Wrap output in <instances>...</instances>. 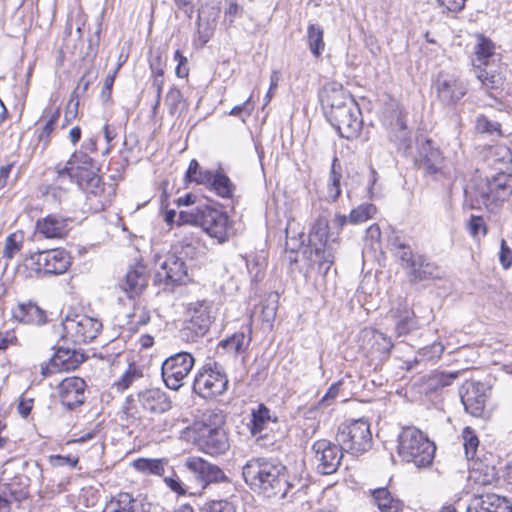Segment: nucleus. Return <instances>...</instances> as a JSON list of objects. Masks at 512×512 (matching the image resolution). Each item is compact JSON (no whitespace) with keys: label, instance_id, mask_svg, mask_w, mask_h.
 <instances>
[{"label":"nucleus","instance_id":"b1692460","mask_svg":"<svg viewBox=\"0 0 512 512\" xmlns=\"http://www.w3.org/2000/svg\"><path fill=\"white\" fill-rule=\"evenodd\" d=\"M147 279L146 267L138 263L127 271L124 279L120 281L119 287L129 298H133L144 290Z\"/></svg>","mask_w":512,"mask_h":512},{"label":"nucleus","instance_id":"4d7b16f0","mask_svg":"<svg viewBox=\"0 0 512 512\" xmlns=\"http://www.w3.org/2000/svg\"><path fill=\"white\" fill-rule=\"evenodd\" d=\"M468 229L473 237H476L480 232L483 235L487 233L486 224L481 216L472 215L468 223Z\"/></svg>","mask_w":512,"mask_h":512},{"label":"nucleus","instance_id":"a18cd8bd","mask_svg":"<svg viewBox=\"0 0 512 512\" xmlns=\"http://www.w3.org/2000/svg\"><path fill=\"white\" fill-rule=\"evenodd\" d=\"M417 328V321L414 317L413 311L405 310L396 321V332L398 336L405 335Z\"/></svg>","mask_w":512,"mask_h":512},{"label":"nucleus","instance_id":"774afa93","mask_svg":"<svg viewBox=\"0 0 512 512\" xmlns=\"http://www.w3.org/2000/svg\"><path fill=\"white\" fill-rule=\"evenodd\" d=\"M164 482L173 492L179 495H184L186 493V490L183 487V483L179 477H166L164 478Z\"/></svg>","mask_w":512,"mask_h":512},{"label":"nucleus","instance_id":"aec40b11","mask_svg":"<svg viewBox=\"0 0 512 512\" xmlns=\"http://www.w3.org/2000/svg\"><path fill=\"white\" fill-rule=\"evenodd\" d=\"M184 465L201 484L222 482L226 479L224 472L218 466L200 457L190 456L185 460Z\"/></svg>","mask_w":512,"mask_h":512},{"label":"nucleus","instance_id":"79ce46f5","mask_svg":"<svg viewBox=\"0 0 512 512\" xmlns=\"http://www.w3.org/2000/svg\"><path fill=\"white\" fill-rule=\"evenodd\" d=\"M462 439L466 458L468 460L474 459L479 446V440L474 430L470 427H465L462 431Z\"/></svg>","mask_w":512,"mask_h":512},{"label":"nucleus","instance_id":"6e6d98bb","mask_svg":"<svg viewBox=\"0 0 512 512\" xmlns=\"http://www.w3.org/2000/svg\"><path fill=\"white\" fill-rule=\"evenodd\" d=\"M182 95L179 89L172 87L165 97V104L168 106L169 112L174 114L181 102Z\"/></svg>","mask_w":512,"mask_h":512},{"label":"nucleus","instance_id":"f257e3e1","mask_svg":"<svg viewBox=\"0 0 512 512\" xmlns=\"http://www.w3.org/2000/svg\"><path fill=\"white\" fill-rule=\"evenodd\" d=\"M286 468L279 462L267 458L249 460L242 470L245 482L267 497L284 498L289 489L285 477Z\"/></svg>","mask_w":512,"mask_h":512},{"label":"nucleus","instance_id":"a878e982","mask_svg":"<svg viewBox=\"0 0 512 512\" xmlns=\"http://www.w3.org/2000/svg\"><path fill=\"white\" fill-rule=\"evenodd\" d=\"M106 512H149L141 499L129 493L117 494L108 504Z\"/></svg>","mask_w":512,"mask_h":512},{"label":"nucleus","instance_id":"1a4fd4ad","mask_svg":"<svg viewBox=\"0 0 512 512\" xmlns=\"http://www.w3.org/2000/svg\"><path fill=\"white\" fill-rule=\"evenodd\" d=\"M195 364L194 357L188 352H179L168 357L162 364V378L171 390H178L185 384Z\"/></svg>","mask_w":512,"mask_h":512},{"label":"nucleus","instance_id":"bb28decb","mask_svg":"<svg viewBox=\"0 0 512 512\" xmlns=\"http://www.w3.org/2000/svg\"><path fill=\"white\" fill-rule=\"evenodd\" d=\"M13 316L25 324L42 325L46 322L45 312L32 302L18 304L13 310Z\"/></svg>","mask_w":512,"mask_h":512},{"label":"nucleus","instance_id":"bf43d9fd","mask_svg":"<svg viewBox=\"0 0 512 512\" xmlns=\"http://www.w3.org/2000/svg\"><path fill=\"white\" fill-rule=\"evenodd\" d=\"M81 189L84 190L87 194H93L97 196L104 191V186L100 176L97 174L96 176L90 178L89 182L86 183L85 186H83Z\"/></svg>","mask_w":512,"mask_h":512},{"label":"nucleus","instance_id":"680f3d73","mask_svg":"<svg viewBox=\"0 0 512 512\" xmlns=\"http://www.w3.org/2000/svg\"><path fill=\"white\" fill-rule=\"evenodd\" d=\"M174 59H175V61L178 62L176 70H175L177 77H179V78L187 77L188 72H189V70L187 68V63H188L187 58L185 56H183L179 50H176L175 54H174Z\"/></svg>","mask_w":512,"mask_h":512},{"label":"nucleus","instance_id":"864d4df0","mask_svg":"<svg viewBox=\"0 0 512 512\" xmlns=\"http://www.w3.org/2000/svg\"><path fill=\"white\" fill-rule=\"evenodd\" d=\"M476 129L477 131L481 133H488V134H501L500 130V124L498 122H493L489 120L484 115H479L476 120Z\"/></svg>","mask_w":512,"mask_h":512},{"label":"nucleus","instance_id":"39448f33","mask_svg":"<svg viewBox=\"0 0 512 512\" xmlns=\"http://www.w3.org/2000/svg\"><path fill=\"white\" fill-rule=\"evenodd\" d=\"M71 256L64 249L38 251L25 257L23 267L29 270L27 277L34 275H60L71 266Z\"/></svg>","mask_w":512,"mask_h":512},{"label":"nucleus","instance_id":"473e14b6","mask_svg":"<svg viewBox=\"0 0 512 512\" xmlns=\"http://www.w3.org/2000/svg\"><path fill=\"white\" fill-rule=\"evenodd\" d=\"M372 499L375 505L383 512H400L402 502L393 498L387 488H377L371 491Z\"/></svg>","mask_w":512,"mask_h":512},{"label":"nucleus","instance_id":"c9c22d12","mask_svg":"<svg viewBox=\"0 0 512 512\" xmlns=\"http://www.w3.org/2000/svg\"><path fill=\"white\" fill-rule=\"evenodd\" d=\"M214 172L211 170L205 169L204 167L199 165V162H191L189 168L185 173V181L187 183L194 182L198 185H203L208 187L209 183H211V179Z\"/></svg>","mask_w":512,"mask_h":512},{"label":"nucleus","instance_id":"393cba45","mask_svg":"<svg viewBox=\"0 0 512 512\" xmlns=\"http://www.w3.org/2000/svg\"><path fill=\"white\" fill-rule=\"evenodd\" d=\"M36 231L47 239L63 238L69 231L68 219L61 216L48 215L37 221Z\"/></svg>","mask_w":512,"mask_h":512},{"label":"nucleus","instance_id":"c85d7f7f","mask_svg":"<svg viewBox=\"0 0 512 512\" xmlns=\"http://www.w3.org/2000/svg\"><path fill=\"white\" fill-rule=\"evenodd\" d=\"M270 410L263 404H259L256 409H252L250 421L247 423L251 435L262 436L268 426L274 422Z\"/></svg>","mask_w":512,"mask_h":512},{"label":"nucleus","instance_id":"0eeeda50","mask_svg":"<svg viewBox=\"0 0 512 512\" xmlns=\"http://www.w3.org/2000/svg\"><path fill=\"white\" fill-rule=\"evenodd\" d=\"M213 319L212 302L200 300L190 303L187 309V319L180 330L181 338L187 342H193L204 336Z\"/></svg>","mask_w":512,"mask_h":512},{"label":"nucleus","instance_id":"de8ad7c7","mask_svg":"<svg viewBox=\"0 0 512 512\" xmlns=\"http://www.w3.org/2000/svg\"><path fill=\"white\" fill-rule=\"evenodd\" d=\"M277 312V295L270 296L265 302L261 304L260 317L262 321L269 326L276 317Z\"/></svg>","mask_w":512,"mask_h":512},{"label":"nucleus","instance_id":"7c9ffc66","mask_svg":"<svg viewBox=\"0 0 512 512\" xmlns=\"http://www.w3.org/2000/svg\"><path fill=\"white\" fill-rule=\"evenodd\" d=\"M477 41L474 59L475 68L495 64L497 55L494 52V44L483 36H478Z\"/></svg>","mask_w":512,"mask_h":512},{"label":"nucleus","instance_id":"e433bc0d","mask_svg":"<svg viewBox=\"0 0 512 512\" xmlns=\"http://www.w3.org/2000/svg\"><path fill=\"white\" fill-rule=\"evenodd\" d=\"M248 332H237L231 337L222 341V345L228 351L234 352L235 354H241L247 351L251 342V331L248 328Z\"/></svg>","mask_w":512,"mask_h":512},{"label":"nucleus","instance_id":"052dcab7","mask_svg":"<svg viewBox=\"0 0 512 512\" xmlns=\"http://www.w3.org/2000/svg\"><path fill=\"white\" fill-rule=\"evenodd\" d=\"M396 125L399 128V135L396 136V138L399 140V150H406L409 147V132L403 119L398 118Z\"/></svg>","mask_w":512,"mask_h":512},{"label":"nucleus","instance_id":"9b49d317","mask_svg":"<svg viewBox=\"0 0 512 512\" xmlns=\"http://www.w3.org/2000/svg\"><path fill=\"white\" fill-rule=\"evenodd\" d=\"M360 116V109L354 100V109L346 104L338 110L330 111L326 117L342 137L349 139L356 137L361 130L362 119Z\"/></svg>","mask_w":512,"mask_h":512},{"label":"nucleus","instance_id":"f03ea898","mask_svg":"<svg viewBox=\"0 0 512 512\" xmlns=\"http://www.w3.org/2000/svg\"><path fill=\"white\" fill-rule=\"evenodd\" d=\"M436 447L432 441L419 429L405 427L398 436V454L406 462H412L417 467H427L432 464Z\"/></svg>","mask_w":512,"mask_h":512},{"label":"nucleus","instance_id":"0e129e2a","mask_svg":"<svg viewBox=\"0 0 512 512\" xmlns=\"http://www.w3.org/2000/svg\"><path fill=\"white\" fill-rule=\"evenodd\" d=\"M205 512H235V508L228 501H214L208 505Z\"/></svg>","mask_w":512,"mask_h":512},{"label":"nucleus","instance_id":"6ab92c4d","mask_svg":"<svg viewBox=\"0 0 512 512\" xmlns=\"http://www.w3.org/2000/svg\"><path fill=\"white\" fill-rule=\"evenodd\" d=\"M460 395L465 410L473 416H480L487 399V387L485 384L468 381L462 386Z\"/></svg>","mask_w":512,"mask_h":512},{"label":"nucleus","instance_id":"69168bd1","mask_svg":"<svg viewBox=\"0 0 512 512\" xmlns=\"http://www.w3.org/2000/svg\"><path fill=\"white\" fill-rule=\"evenodd\" d=\"M201 208H197L196 213H187L181 211L178 215V224H197L199 225Z\"/></svg>","mask_w":512,"mask_h":512},{"label":"nucleus","instance_id":"f8f14e48","mask_svg":"<svg viewBox=\"0 0 512 512\" xmlns=\"http://www.w3.org/2000/svg\"><path fill=\"white\" fill-rule=\"evenodd\" d=\"M199 226L219 242L227 240L231 228L227 214L209 206L201 208Z\"/></svg>","mask_w":512,"mask_h":512},{"label":"nucleus","instance_id":"412c9836","mask_svg":"<svg viewBox=\"0 0 512 512\" xmlns=\"http://www.w3.org/2000/svg\"><path fill=\"white\" fill-rule=\"evenodd\" d=\"M86 383L79 377H68L58 385V395L61 403L73 409L84 402Z\"/></svg>","mask_w":512,"mask_h":512},{"label":"nucleus","instance_id":"13d9d810","mask_svg":"<svg viewBox=\"0 0 512 512\" xmlns=\"http://www.w3.org/2000/svg\"><path fill=\"white\" fill-rule=\"evenodd\" d=\"M420 154L422 160H436L440 156V151L434 147L431 140H426L421 144Z\"/></svg>","mask_w":512,"mask_h":512},{"label":"nucleus","instance_id":"f704fd0d","mask_svg":"<svg viewBox=\"0 0 512 512\" xmlns=\"http://www.w3.org/2000/svg\"><path fill=\"white\" fill-rule=\"evenodd\" d=\"M362 335L365 340L368 339L371 342L372 348H375L382 355L390 353L393 343L384 333L374 329H365L362 331Z\"/></svg>","mask_w":512,"mask_h":512},{"label":"nucleus","instance_id":"7ed1b4c3","mask_svg":"<svg viewBox=\"0 0 512 512\" xmlns=\"http://www.w3.org/2000/svg\"><path fill=\"white\" fill-rule=\"evenodd\" d=\"M328 229V220L320 216L312 225L308 239L309 257L317 264L318 271L322 274H326L333 265L338 247L335 239H329Z\"/></svg>","mask_w":512,"mask_h":512},{"label":"nucleus","instance_id":"ea45409f","mask_svg":"<svg viewBox=\"0 0 512 512\" xmlns=\"http://www.w3.org/2000/svg\"><path fill=\"white\" fill-rule=\"evenodd\" d=\"M307 34L311 53L315 57H319L325 48L323 29L318 25L310 24L307 29Z\"/></svg>","mask_w":512,"mask_h":512},{"label":"nucleus","instance_id":"4468645a","mask_svg":"<svg viewBox=\"0 0 512 512\" xmlns=\"http://www.w3.org/2000/svg\"><path fill=\"white\" fill-rule=\"evenodd\" d=\"M316 460L319 462L318 470L322 474L334 473L341 462L343 457V449L337 444H334L328 440H318L313 444L312 447Z\"/></svg>","mask_w":512,"mask_h":512},{"label":"nucleus","instance_id":"ddd939ff","mask_svg":"<svg viewBox=\"0 0 512 512\" xmlns=\"http://www.w3.org/2000/svg\"><path fill=\"white\" fill-rule=\"evenodd\" d=\"M189 280L186 263L175 254H168L155 273L157 284H182Z\"/></svg>","mask_w":512,"mask_h":512},{"label":"nucleus","instance_id":"6e6552de","mask_svg":"<svg viewBox=\"0 0 512 512\" xmlns=\"http://www.w3.org/2000/svg\"><path fill=\"white\" fill-rule=\"evenodd\" d=\"M63 338L75 343H87L96 338L102 324L84 314L68 315L62 322Z\"/></svg>","mask_w":512,"mask_h":512},{"label":"nucleus","instance_id":"5fc2aeb1","mask_svg":"<svg viewBox=\"0 0 512 512\" xmlns=\"http://www.w3.org/2000/svg\"><path fill=\"white\" fill-rule=\"evenodd\" d=\"M444 352V345L441 342H434L429 346L420 349L419 355L427 360L439 359Z\"/></svg>","mask_w":512,"mask_h":512},{"label":"nucleus","instance_id":"58836bf2","mask_svg":"<svg viewBox=\"0 0 512 512\" xmlns=\"http://www.w3.org/2000/svg\"><path fill=\"white\" fill-rule=\"evenodd\" d=\"M344 167L342 162H332L330 183L328 185L327 197L331 201H335L341 194V180L343 178Z\"/></svg>","mask_w":512,"mask_h":512},{"label":"nucleus","instance_id":"2f4dec72","mask_svg":"<svg viewBox=\"0 0 512 512\" xmlns=\"http://www.w3.org/2000/svg\"><path fill=\"white\" fill-rule=\"evenodd\" d=\"M503 500L495 494H486L474 497L466 512H501Z\"/></svg>","mask_w":512,"mask_h":512},{"label":"nucleus","instance_id":"c756f323","mask_svg":"<svg viewBox=\"0 0 512 512\" xmlns=\"http://www.w3.org/2000/svg\"><path fill=\"white\" fill-rule=\"evenodd\" d=\"M478 80L487 90H496L503 86L504 76L497 65L483 66L475 70Z\"/></svg>","mask_w":512,"mask_h":512},{"label":"nucleus","instance_id":"f3484780","mask_svg":"<svg viewBox=\"0 0 512 512\" xmlns=\"http://www.w3.org/2000/svg\"><path fill=\"white\" fill-rule=\"evenodd\" d=\"M437 97L444 104H453L466 94V87L457 77L448 73H439L434 81Z\"/></svg>","mask_w":512,"mask_h":512},{"label":"nucleus","instance_id":"e2e57ef3","mask_svg":"<svg viewBox=\"0 0 512 512\" xmlns=\"http://www.w3.org/2000/svg\"><path fill=\"white\" fill-rule=\"evenodd\" d=\"M499 260L504 269H508L512 264V251L504 239L500 243Z\"/></svg>","mask_w":512,"mask_h":512},{"label":"nucleus","instance_id":"338daca9","mask_svg":"<svg viewBox=\"0 0 512 512\" xmlns=\"http://www.w3.org/2000/svg\"><path fill=\"white\" fill-rule=\"evenodd\" d=\"M467 0H438L441 7L450 12H459L465 7Z\"/></svg>","mask_w":512,"mask_h":512},{"label":"nucleus","instance_id":"37998d69","mask_svg":"<svg viewBox=\"0 0 512 512\" xmlns=\"http://www.w3.org/2000/svg\"><path fill=\"white\" fill-rule=\"evenodd\" d=\"M477 467H473L470 472V479H472L476 484L480 486H487L491 485L496 480V474L494 472V469H490L486 467V470L484 473H482V464L481 463H475Z\"/></svg>","mask_w":512,"mask_h":512},{"label":"nucleus","instance_id":"a211bd4d","mask_svg":"<svg viewBox=\"0 0 512 512\" xmlns=\"http://www.w3.org/2000/svg\"><path fill=\"white\" fill-rule=\"evenodd\" d=\"M319 97L326 116L330 114V111L338 110L346 106V104L354 109L353 97L342 85L336 82L326 84L322 88Z\"/></svg>","mask_w":512,"mask_h":512},{"label":"nucleus","instance_id":"4be33fe9","mask_svg":"<svg viewBox=\"0 0 512 512\" xmlns=\"http://www.w3.org/2000/svg\"><path fill=\"white\" fill-rule=\"evenodd\" d=\"M512 195V178L503 172L498 173L487 181V191L483 193V203L489 204L505 201Z\"/></svg>","mask_w":512,"mask_h":512},{"label":"nucleus","instance_id":"8fccbe9b","mask_svg":"<svg viewBox=\"0 0 512 512\" xmlns=\"http://www.w3.org/2000/svg\"><path fill=\"white\" fill-rule=\"evenodd\" d=\"M247 268L253 279L258 280L262 274L263 270L266 266L265 256L264 255H254L250 256L246 260Z\"/></svg>","mask_w":512,"mask_h":512},{"label":"nucleus","instance_id":"cd10ccee","mask_svg":"<svg viewBox=\"0 0 512 512\" xmlns=\"http://www.w3.org/2000/svg\"><path fill=\"white\" fill-rule=\"evenodd\" d=\"M390 246L394 256L401 262L404 268L410 271L416 266L421 265V256L412 252L411 248L395 237L390 240Z\"/></svg>","mask_w":512,"mask_h":512},{"label":"nucleus","instance_id":"09e8293b","mask_svg":"<svg viewBox=\"0 0 512 512\" xmlns=\"http://www.w3.org/2000/svg\"><path fill=\"white\" fill-rule=\"evenodd\" d=\"M437 268L426 262L424 256H421V265L416 266L410 272L411 276L414 280H424L430 277H434L436 275Z\"/></svg>","mask_w":512,"mask_h":512},{"label":"nucleus","instance_id":"3c124183","mask_svg":"<svg viewBox=\"0 0 512 512\" xmlns=\"http://www.w3.org/2000/svg\"><path fill=\"white\" fill-rule=\"evenodd\" d=\"M225 416L221 411L208 410L203 414L202 428H223Z\"/></svg>","mask_w":512,"mask_h":512},{"label":"nucleus","instance_id":"5701e85b","mask_svg":"<svg viewBox=\"0 0 512 512\" xmlns=\"http://www.w3.org/2000/svg\"><path fill=\"white\" fill-rule=\"evenodd\" d=\"M57 173L60 179L75 182L79 188L85 186L90 178L97 175L92 162H66L63 167L57 168Z\"/></svg>","mask_w":512,"mask_h":512},{"label":"nucleus","instance_id":"a19ab883","mask_svg":"<svg viewBox=\"0 0 512 512\" xmlns=\"http://www.w3.org/2000/svg\"><path fill=\"white\" fill-rule=\"evenodd\" d=\"M24 237L22 232L10 234L5 240L3 257L11 260L17 255L23 247Z\"/></svg>","mask_w":512,"mask_h":512},{"label":"nucleus","instance_id":"9d476101","mask_svg":"<svg viewBox=\"0 0 512 512\" xmlns=\"http://www.w3.org/2000/svg\"><path fill=\"white\" fill-rule=\"evenodd\" d=\"M228 382L220 366H204L195 376L193 390L203 398H212L222 395L227 390Z\"/></svg>","mask_w":512,"mask_h":512},{"label":"nucleus","instance_id":"c03bdc74","mask_svg":"<svg viewBox=\"0 0 512 512\" xmlns=\"http://www.w3.org/2000/svg\"><path fill=\"white\" fill-rule=\"evenodd\" d=\"M376 213V207L373 204H362L353 209L349 214V222L352 224L363 223L372 218Z\"/></svg>","mask_w":512,"mask_h":512},{"label":"nucleus","instance_id":"423d86ee","mask_svg":"<svg viewBox=\"0 0 512 512\" xmlns=\"http://www.w3.org/2000/svg\"><path fill=\"white\" fill-rule=\"evenodd\" d=\"M336 441L341 449L351 454L366 452L372 444L368 421L365 419L344 421L338 427Z\"/></svg>","mask_w":512,"mask_h":512},{"label":"nucleus","instance_id":"20e7f679","mask_svg":"<svg viewBox=\"0 0 512 512\" xmlns=\"http://www.w3.org/2000/svg\"><path fill=\"white\" fill-rule=\"evenodd\" d=\"M172 408L169 396L159 388L141 391L137 399L128 397L123 406V413L128 419L140 420L145 414H161Z\"/></svg>","mask_w":512,"mask_h":512},{"label":"nucleus","instance_id":"49530a36","mask_svg":"<svg viewBox=\"0 0 512 512\" xmlns=\"http://www.w3.org/2000/svg\"><path fill=\"white\" fill-rule=\"evenodd\" d=\"M142 376L141 372L135 365H129L126 372L122 375V377L115 382L114 386L119 392H123L128 389L135 380L139 379Z\"/></svg>","mask_w":512,"mask_h":512},{"label":"nucleus","instance_id":"4c0bfd02","mask_svg":"<svg viewBox=\"0 0 512 512\" xmlns=\"http://www.w3.org/2000/svg\"><path fill=\"white\" fill-rule=\"evenodd\" d=\"M211 183H209V189L213 190L218 196L222 198H230L234 193V185L230 179L222 172H214Z\"/></svg>","mask_w":512,"mask_h":512},{"label":"nucleus","instance_id":"dca6fc26","mask_svg":"<svg viewBox=\"0 0 512 512\" xmlns=\"http://www.w3.org/2000/svg\"><path fill=\"white\" fill-rule=\"evenodd\" d=\"M84 360V355L76 350L59 348L49 363L41 365V374L47 377L56 372L75 370Z\"/></svg>","mask_w":512,"mask_h":512},{"label":"nucleus","instance_id":"72a5a7b5","mask_svg":"<svg viewBox=\"0 0 512 512\" xmlns=\"http://www.w3.org/2000/svg\"><path fill=\"white\" fill-rule=\"evenodd\" d=\"M168 463L166 458H138L132 463V466L143 474L161 476L165 473Z\"/></svg>","mask_w":512,"mask_h":512},{"label":"nucleus","instance_id":"2eb2a0df","mask_svg":"<svg viewBox=\"0 0 512 512\" xmlns=\"http://www.w3.org/2000/svg\"><path fill=\"white\" fill-rule=\"evenodd\" d=\"M195 443L199 450L211 456L225 453L230 446L224 428H201Z\"/></svg>","mask_w":512,"mask_h":512},{"label":"nucleus","instance_id":"603ef678","mask_svg":"<svg viewBox=\"0 0 512 512\" xmlns=\"http://www.w3.org/2000/svg\"><path fill=\"white\" fill-rule=\"evenodd\" d=\"M48 119L42 129V131L39 134V140L40 141H47L53 132L56 123L58 122V119L60 117V110L59 108H56L55 110L49 111L48 115L46 116Z\"/></svg>","mask_w":512,"mask_h":512}]
</instances>
